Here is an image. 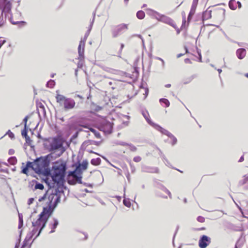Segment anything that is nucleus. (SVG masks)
<instances>
[{
	"mask_svg": "<svg viewBox=\"0 0 248 248\" xmlns=\"http://www.w3.org/2000/svg\"><path fill=\"white\" fill-rule=\"evenodd\" d=\"M56 196L54 194L51 193L48 197L49 202H47L48 206L43 207L42 212L39 215L38 218L36 221H32V226H36L41 225V227L38 233L37 234L35 237L34 238V241L37 237L41 234L43 230L46 226V224L53 213V209L51 208L52 203L54 197Z\"/></svg>",
	"mask_w": 248,
	"mask_h": 248,
	"instance_id": "1",
	"label": "nucleus"
},
{
	"mask_svg": "<svg viewBox=\"0 0 248 248\" xmlns=\"http://www.w3.org/2000/svg\"><path fill=\"white\" fill-rule=\"evenodd\" d=\"M67 167L65 163L62 162L58 165H53L51 169V175H47L50 176L52 181L53 185L56 184L59 187L64 186L65 183V177ZM49 188L54 187V185L51 186L50 184L47 182Z\"/></svg>",
	"mask_w": 248,
	"mask_h": 248,
	"instance_id": "2",
	"label": "nucleus"
},
{
	"mask_svg": "<svg viewBox=\"0 0 248 248\" xmlns=\"http://www.w3.org/2000/svg\"><path fill=\"white\" fill-rule=\"evenodd\" d=\"M53 153H50L44 156H40L35 159V172L46 177L51 175V169L49 167L51 160L55 159Z\"/></svg>",
	"mask_w": 248,
	"mask_h": 248,
	"instance_id": "3",
	"label": "nucleus"
},
{
	"mask_svg": "<svg viewBox=\"0 0 248 248\" xmlns=\"http://www.w3.org/2000/svg\"><path fill=\"white\" fill-rule=\"evenodd\" d=\"M63 141L62 139L59 136H56L52 139V141L50 143L48 150L50 153H53L54 159L61 156L65 152V149L63 146Z\"/></svg>",
	"mask_w": 248,
	"mask_h": 248,
	"instance_id": "4",
	"label": "nucleus"
},
{
	"mask_svg": "<svg viewBox=\"0 0 248 248\" xmlns=\"http://www.w3.org/2000/svg\"><path fill=\"white\" fill-rule=\"evenodd\" d=\"M56 102L59 103L61 107H63L65 111H67L74 108L76 102L71 98H67L63 95L59 94V91H56Z\"/></svg>",
	"mask_w": 248,
	"mask_h": 248,
	"instance_id": "5",
	"label": "nucleus"
},
{
	"mask_svg": "<svg viewBox=\"0 0 248 248\" xmlns=\"http://www.w3.org/2000/svg\"><path fill=\"white\" fill-rule=\"evenodd\" d=\"M94 16H95V14L94 15ZM94 16L93 17V18L91 23L89 29H88V31H87V32L85 33V34L84 35V40H81L80 41L79 44L78 45V55H79L78 59L80 61H81V60L84 59V46H85V45L86 40L87 38L88 37L89 32L92 28V26H93V24L94 22Z\"/></svg>",
	"mask_w": 248,
	"mask_h": 248,
	"instance_id": "6",
	"label": "nucleus"
},
{
	"mask_svg": "<svg viewBox=\"0 0 248 248\" xmlns=\"http://www.w3.org/2000/svg\"><path fill=\"white\" fill-rule=\"evenodd\" d=\"M128 29V25L121 24L114 26L111 30V33L113 38H116L122 33Z\"/></svg>",
	"mask_w": 248,
	"mask_h": 248,
	"instance_id": "7",
	"label": "nucleus"
},
{
	"mask_svg": "<svg viewBox=\"0 0 248 248\" xmlns=\"http://www.w3.org/2000/svg\"><path fill=\"white\" fill-rule=\"evenodd\" d=\"M12 3L9 0H3L0 3V10H1V13L4 14L5 18L7 17V14H11Z\"/></svg>",
	"mask_w": 248,
	"mask_h": 248,
	"instance_id": "8",
	"label": "nucleus"
},
{
	"mask_svg": "<svg viewBox=\"0 0 248 248\" xmlns=\"http://www.w3.org/2000/svg\"><path fill=\"white\" fill-rule=\"evenodd\" d=\"M154 13L156 14L157 16H155V18L159 21H161L162 22H164L165 23H166L167 24H169L170 26H171L173 27H175V24L174 23V22L172 19H171L170 17L166 16L164 15H161L158 12L152 11Z\"/></svg>",
	"mask_w": 248,
	"mask_h": 248,
	"instance_id": "9",
	"label": "nucleus"
},
{
	"mask_svg": "<svg viewBox=\"0 0 248 248\" xmlns=\"http://www.w3.org/2000/svg\"><path fill=\"white\" fill-rule=\"evenodd\" d=\"M211 238L207 235H202L200 238L199 246L200 248H206L211 243Z\"/></svg>",
	"mask_w": 248,
	"mask_h": 248,
	"instance_id": "10",
	"label": "nucleus"
},
{
	"mask_svg": "<svg viewBox=\"0 0 248 248\" xmlns=\"http://www.w3.org/2000/svg\"><path fill=\"white\" fill-rule=\"evenodd\" d=\"M101 127L105 132L110 134L112 131V124L107 120H103L101 123Z\"/></svg>",
	"mask_w": 248,
	"mask_h": 248,
	"instance_id": "11",
	"label": "nucleus"
},
{
	"mask_svg": "<svg viewBox=\"0 0 248 248\" xmlns=\"http://www.w3.org/2000/svg\"><path fill=\"white\" fill-rule=\"evenodd\" d=\"M158 131L162 134L167 135L168 137L172 139V145H174L177 143V139L171 133H170L166 129L161 127Z\"/></svg>",
	"mask_w": 248,
	"mask_h": 248,
	"instance_id": "12",
	"label": "nucleus"
},
{
	"mask_svg": "<svg viewBox=\"0 0 248 248\" xmlns=\"http://www.w3.org/2000/svg\"><path fill=\"white\" fill-rule=\"evenodd\" d=\"M142 114L143 115V116L144 117V118L145 119V120H146L147 122L151 126H152L153 127H154L155 129H156L157 130H159L160 128L161 127V126H160V125H159L158 124H155L154 123V122H153L148 117V112H145L144 111H142Z\"/></svg>",
	"mask_w": 248,
	"mask_h": 248,
	"instance_id": "13",
	"label": "nucleus"
},
{
	"mask_svg": "<svg viewBox=\"0 0 248 248\" xmlns=\"http://www.w3.org/2000/svg\"><path fill=\"white\" fill-rule=\"evenodd\" d=\"M198 0H193V1L192 5L187 17L188 22H189L190 21L193 16L194 15L195 13L196 8L198 2Z\"/></svg>",
	"mask_w": 248,
	"mask_h": 248,
	"instance_id": "14",
	"label": "nucleus"
},
{
	"mask_svg": "<svg viewBox=\"0 0 248 248\" xmlns=\"http://www.w3.org/2000/svg\"><path fill=\"white\" fill-rule=\"evenodd\" d=\"M53 222L50 223L49 226L51 228V230L49 232V233H53L55 232V229L57 228L59 224V221L57 218H53Z\"/></svg>",
	"mask_w": 248,
	"mask_h": 248,
	"instance_id": "15",
	"label": "nucleus"
},
{
	"mask_svg": "<svg viewBox=\"0 0 248 248\" xmlns=\"http://www.w3.org/2000/svg\"><path fill=\"white\" fill-rule=\"evenodd\" d=\"M88 165V162L87 160H84L82 161L81 163H79L77 165H76V168H78L79 170L82 172V170H85L87 169Z\"/></svg>",
	"mask_w": 248,
	"mask_h": 248,
	"instance_id": "16",
	"label": "nucleus"
},
{
	"mask_svg": "<svg viewBox=\"0 0 248 248\" xmlns=\"http://www.w3.org/2000/svg\"><path fill=\"white\" fill-rule=\"evenodd\" d=\"M246 51L245 48H239L236 51V55L239 59H243L246 56Z\"/></svg>",
	"mask_w": 248,
	"mask_h": 248,
	"instance_id": "17",
	"label": "nucleus"
},
{
	"mask_svg": "<svg viewBox=\"0 0 248 248\" xmlns=\"http://www.w3.org/2000/svg\"><path fill=\"white\" fill-rule=\"evenodd\" d=\"M82 172H81L79 170L78 168H76L74 170L70 171L68 172V175L72 176L73 178H76L78 175L82 174Z\"/></svg>",
	"mask_w": 248,
	"mask_h": 248,
	"instance_id": "18",
	"label": "nucleus"
},
{
	"mask_svg": "<svg viewBox=\"0 0 248 248\" xmlns=\"http://www.w3.org/2000/svg\"><path fill=\"white\" fill-rule=\"evenodd\" d=\"M82 126L84 128H88L90 130V131H91L94 134V136L97 138H98V139L101 138V135H100V133L98 131H97V130H96L95 129L92 128V127L88 128L87 125H82Z\"/></svg>",
	"mask_w": 248,
	"mask_h": 248,
	"instance_id": "19",
	"label": "nucleus"
},
{
	"mask_svg": "<svg viewBox=\"0 0 248 248\" xmlns=\"http://www.w3.org/2000/svg\"><path fill=\"white\" fill-rule=\"evenodd\" d=\"M56 198L54 202L52 203V206H51V208L53 209V212L54 210V209L56 207L58 204L60 202L61 200V196L59 195L58 196H56Z\"/></svg>",
	"mask_w": 248,
	"mask_h": 248,
	"instance_id": "20",
	"label": "nucleus"
},
{
	"mask_svg": "<svg viewBox=\"0 0 248 248\" xmlns=\"http://www.w3.org/2000/svg\"><path fill=\"white\" fill-rule=\"evenodd\" d=\"M197 76L195 74H194L187 78L184 79L183 83L184 84H187L190 83L194 78H196Z\"/></svg>",
	"mask_w": 248,
	"mask_h": 248,
	"instance_id": "21",
	"label": "nucleus"
},
{
	"mask_svg": "<svg viewBox=\"0 0 248 248\" xmlns=\"http://www.w3.org/2000/svg\"><path fill=\"white\" fill-rule=\"evenodd\" d=\"M211 17V11L204 12L202 14V19L206 20Z\"/></svg>",
	"mask_w": 248,
	"mask_h": 248,
	"instance_id": "22",
	"label": "nucleus"
},
{
	"mask_svg": "<svg viewBox=\"0 0 248 248\" xmlns=\"http://www.w3.org/2000/svg\"><path fill=\"white\" fill-rule=\"evenodd\" d=\"M26 166L29 169L31 168L35 172V167H36V165H35V160L33 162L27 161Z\"/></svg>",
	"mask_w": 248,
	"mask_h": 248,
	"instance_id": "23",
	"label": "nucleus"
},
{
	"mask_svg": "<svg viewBox=\"0 0 248 248\" xmlns=\"http://www.w3.org/2000/svg\"><path fill=\"white\" fill-rule=\"evenodd\" d=\"M142 171H146L150 173H158V169L157 168H142Z\"/></svg>",
	"mask_w": 248,
	"mask_h": 248,
	"instance_id": "24",
	"label": "nucleus"
},
{
	"mask_svg": "<svg viewBox=\"0 0 248 248\" xmlns=\"http://www.w3.org/2000/svg\"><path fill=\"white\" fill-rule=\"evenodd\" d=\"M101 159L99 157L93 158L91 161V163L95 166L99 165L101 163Z\"/></svg>",
	"mask_w": 248,
	"mask_h": 248,
	"instance_id": "25",
	"label": "nucleus"
},
{
	"mask_svg": "<svg viewBox=\"0 0 248 248\" xmlns=\"http://www.w3.org/2000/svg\"><path fill=\"white\" fill-rule=\"evenodd\" d=\"M34 227V228L33 229V230H32L31 233V235H30V236L29 237V239H31L32 238V237L33 236V235H34L36 232H37V230H38V228H40L39 229H40L41 227V225L40 226H33ZM39 231H38V233L39 232Z\"/></svg>",
	"mask_w": 248,
	"mask_h": 248,
	"instance_id": "26",
	"label": "nucleus"
},
{
	"mask_svg": "<svg viewBox=\"0 0 248 248\" xmlns=\"http://www.w3.org/2000/svg\"><path fill=\"white\" fill-rule=\"evenodd\" d=\"M44 188V186L42 184L39 183L37 181H35V185L34 186L35 189L43 190Z\"/></svg>",
	"mask_w": 248,
	"mask_h": 248,
	"instance_id": "27",
	"label": "nucleus"
},
{
	"mask_svg": "<svg viewBox=\"0 0 248 248\" xmlns=\"http://www.w3.org/2000/svg\"><path fill=\"white\" fill-rule=\"evenodd\" d=\"M159 102L160 103H163L165 105L166 107H168L170 106V102L166 98H161L159 99Z\"/></svg>",
	"mask_w": 248,
	"mask_h": 248,
	"instance_id": "28",
	"label": "nucleus"
},
{
	"mask_svg": "<svg viewBox=\"0 0 248 248\" xmlns=\"http://www.w3.org/2000/svg\"><path fill=\"white\" fill-rule=\"evenodd\" d=\"M8 161V162L11 165H15L17 162V159L16 157L15 156L10 157V158H9Z\"/></svg>",
	"mask_w": 248,
	"mask_h": 248,
	"instance_id": "29",
	"label": "nucleus"
},
{
	"mask_svg": "<svg viewBox=\"0 0 248 248\" xmlns=\"http://www.w3.org/2000/svg\"><path fill=\"white\" fill-rule=\"evenodd\" d=\"M137 16L140 19H142L145 17V13L142 11H139L137 13Z\"/></svg>",
	"mask_w": 248,
	"mask_h": 248,
	"instance_id": "30",
	"label": "nucleus"
},
{
	"mask_svg": "<svg viewBox=\"0 0 248 248\" xmlns=\"http://www.w3.org/2000/svg\"><path fill=\"white\" fill-rule=\"evenodd\" d=\"M235 2V0H230L229 2V6L231 9L235 10L236 8V7L234 5V3Z\"/></svg>",
	"mask_w": 248,
	"mask_h": 248,
	"instance_id": "31",
	"label": "nucleus"
},
{
	"mask_svg": "<svg viewBox=\"0 0 248 248\" xmlns=\"http://www.w3.org/2000/svg\"><path fill=\"white\" fill-rule=\"evenodd\" d=\"M55 82L54 80L50 79L46 83V86L47 87L52 88L55 86Z\"/></svg>",
	"mask_w": 248,
	"mask_h": 248,
	"instance_id": "32",
	"label": "nucleus"
},
{
	"mask_svg": "<svg viewBox=\"0 0 248 248\" xmlns=\"http://www.w3.org/2000/svg\"><path fill=\"white\" fill-rule=\"evenodd\" d=\"M28 127H24L23 129L22 130V131H21V135H22V136L23 138H25V137L28 136Z\"/></svg>",
	"mask_w": 248,
	"mask_h": 248,
	"instance_id": "33",
	"label": "nucleus"
},
{
	"mask_svg": "<svg viewBox=\"0 0 248 248\" xmlns=\"http://www.w3.org/2000/svg\"><path fill=\"white\" fill-rule=\"evenodd\" d=\"M123 203L125 206L127 207H130L131 206V202L129 201V199H124L123 200Z\"/></svg>",
	"mask_w": 248,
	"mask_h": 248,
	"instance_id": "34",
	"label": "nucleus"
},
{
	"mask_svg": "<svg viewBox=\"0 0 248 248\" xmlns=\"http://www.w3.org/2000/svg\"><path fill=\"white\" fill-rule=\"evenodd\" d=\"M59 188L58 186L57 187L55 188L54 190H52V193L56 195V196H58L60 195V193L61 191L59 190Z\"/></svg>",
	"mask_w": 248,
	"mask_h": 248,
	"instance_id": "35",
	"label": "nucleus"
},
{
	"mask_svg": "<svg viewBox=\"0 0 248 248\" xmlns=\"http://www.w3.org/2000/svg\"><path fill=\"white\" fill-rule=\"evenodd\" d=\"M161 189L163 191H164V192H166L168 194L169 197L170 198H171V193L170 192V191L168 189H167L165 186H161Z\"/></svg>",
	"mask_w": 248,
	"mask_h": 248,
	"instance_id": "36",
	"label": "nucleus"
},
{
	"mask_svg": "<svg viewBox=\"0 0 248 248\" xmlns=\"http://www.w3.org/2000/svg\"><path fill=\"white\" fill-rule=\"evenodd\" d=\"M3 13H1L0 15V28L1 27L4 23V20L3 18Z\"/></svg>",
	"mask_w": 248,
	"mask_h": 248,
	"instance_id": "37",
	"label": "nucleus"
},
{
	"mask_svg": "<svg viewBox=\"0 0 248 248\" xmlns=\"http://www.w3.org/2000/svg\"><path fill=\"white\" fill-rule=\"evenodd\" d=\"M29 168L27 167V166H22L21 173L25 174H27L28 172Z\"/></svg>",
	"mask_w": 248,
	"mask_h": 248,
	"instance_id": "38",
	"label": "nucleus"
},
{
	"mask_svg": "<svg viewBox=\"0 0 248 248\" xmlns=\"http://www.w3.org/2000/svg\"><path fill=\"white\" fill-rule=\"evenodd\" d=\"M182 16H183V22H182V27H183L185 26V24L186 23V16H185V13L184 12H183L182 13Z\"/></svg>",
	"mask_w": 248,
	"mask_h": 248,
	"instance_id": "39",
	"label": "nucleus"
},
{
	"mask_svg": "<svg viewBox=\"0 0 248 248\" xmlns=\"http://www.w3.org/2000/svg\"><path fill=\"white\" fill-rule=\"evenodd\" d=\"M76 178H77V181L76 182L77 183H78V184H82V174H79L78 175V176L77 177H76Z\"/></svg>",
	"mask_w": 248,
	"mask_h": 248,
	"instance_id": "40",
	"label": "nucleus"
},
{
	"mask_svg": "<svg viewBox=\"0 0 248 248\" xmlns=\"http://www.w3.org/2000/svg\"><path fill=\"white\" fill-rule=\"evenodd\" d=\"M6 135H8L9 136V137L11 139H14V138H15V135H14V134H13V132H12L11 131V130H9L7 132V133H6Z\"/></svg>",
	"mask_w": 248,
	"mask_h": 248,
	"instance_id": "41",
	"label": "nucleus"
},
{
	"mask_svg": "<svg viewBox=\"0 0 248 248\" xmlns=\"http://www.w3.org/2000/svg\"><path fill=\"white\" fill-rule=\"evenodd\" d=\"M40 111H41L43 115L44 116H45L46 115V110H45L44 106L43 105H41L40 107Z\"/></svg>",
	"mask_w": 248,
	"mask_h": 248,
	"instance_id": "42",
	"label": "nucleus"
},
{
	"mask_svg": "<svg viewBox=\"0 0 248 248\" xmlns=\"http://www.w3.org/2000/svg\"><path fill=\"white\" fill-rule=\"evenodd\" d=\"M24 138L25 139L26 143L28 145H31L32 140L30 139V137L28 136Z\"/></svg>",
	"mask_w": 248,
	"mask_h": 248,
	"instance_id": "43",
	"label": "nucleus"
},
{
	"mask_svg": "<svg viewBox=\"0 0 248 248\" xmlns=\"http://www.w3.org/2000/svg\"><path fill=\"white\" fill-rule=\"evenodd\" d=\"M67 182L69 184L71 185H75L77 183L75 180H71L69 178H68Z\"/></svg>",
	"mask_w": 248,
	"mask_h": 248,
	"instance_id": "44",
	"label": "nucleus"
},
{
	"mask_svg": "<svg viewBox=\"0 0 248 248\" xmlns=\"http://www.w3.org/2000/svg\"><path fill=\"white\" fill-rule=\"evenodd\" d=\"M198 221L202 223L204 222L205 221V218L204 217L202 216H199L197 218Z\"/></svg>",
	"mask_w": 248,
	"mask_h": 248,
	"instance_id": "45",
	"label": "nucleus"
},
{
	"mask_svg": "<svg viewBox=\"0 0 248 248\" xmlns=\"http://www.w3.org/2000/svg\"><path fill=\"white\" fill-rule=\"evenodd\" d=\"M48 191H47L46 193L41 197H40L39 199V202H42L44 200H45V199L46 198V195H47V193L48 192Z\"/></svg>",
	"mask_w": 248,
	"mask_h": 248,
	"instance_id": "46",
	"label": "nucleus"
},
{
	"mask_svg": "<svg viewBox=\"0 0 248 248\" xmlns=\"http://www.w3.org/2000/svg\"><path fill=\"white\" fill-rule=\"evenodd\" d=\"M28 119H29V116H26L24 118V119L23 120V122L24 123V127H28L27 125V121L28 120Z\"/></svg>",
	"mask_w": 248,
	"mask_h": 248,
	"instance_id": "47",
	"label": "nucleus"
},
{
	"mask_svg": "<svg viewBox=\"0 0 248 248\" xmlns=\"http://www.w3.org/2000/svg\"><path fill=\"white\" fill-rule=\"evenodd\" d=\"M141 160V158L139 156H137L134 157L133 160L136 162H139Z\"/></svg>",
	"mask_w": 248,
	"mask_h": 248,
	"instance_id": "48",
	"label": "nucleus"
},
{
	"mask_svg": "<svg viewBox=\"0 0 248 248\" xmlns=\"http://www.w3.org/2000/svg\"><path fill=\"white\" fill-rule=\"evenodd\" d=\"M33 201H34V198H30L28 201V204L29 205H31V204H32L33 203Z\"/></svg>",
	"mask_w": 248,
	"mask_h": 248,
	"instance_id": "49",
	"label": "nucleus"
},
{
	"mask_svg": "<svg viewBox=\"0 0 248 248\" xmlns=\"http://www.w3.org/2000/svg\"><path fill=\"white\" fill-rule=\"evenodd\" d=\"M19 221L23 222V216L22 214L18 213Z\"/></svg>",
	"mask_w": 248,
	"mask_h": 248,
	"instance_id": "50",
	"label": "nucleus"
},
{
	"mask_svg": "<svg viewBox=\"0 0 248 248\" xmlns=\"http://www.w3.org/2000/svg\"><path fill=\"white\" fill-rule=\"evenodd\" d=\"M12 24L13 25H16L18 23L25 24V22L24 21H17V22H11Z\"/></svg>",
	"mask_w": 248,
	"mask_h": 248,
	"instance_id": "51",
	"label": "nucleus"
},
{
	"mask_svg": "<svg viewBox=\"0 0 248 248\" xmlns=\"http://www.w3.org/2000/svg\"><path fill=\"white\" fill-rule=\"evenodd\" d=\"M133 36H138V37L140 38L141 39V40H142L143 45H144V40H143V39L142 38V37L141 35H140V34H135V35H133Z\"/></svg>",
	"mask_w": 248,
	"mask_h": 248,
	"instance_id": "52",
	"label": "nucleus"
},
{
	"mask_svg": "<svg viewBox=\"0 0 248 248\" xmlns=\"http://www.w3.org/2000/svg\"><path fill=\"white\" fill-rule=\"evenodd\" d=\"M6 42L5 40H1L0 39V48Z\"/></svg>",
	"mask_w": 248,
	"mask_h": 248,
	"instance_id": "53",
	"label": "nucleus"
},
{
	"mask_svg": "<svg viewBox=\"0 0 248 248\" xmlns=\"http://www.w3.org/2000/svg\"><path fill=\"white\" fill-rule=\"evenodd\" d=\"M9 154L10 155H12L13 154H14L15 153V150L14 149H10L9 150V152H8Z\"/></svg>",
	"mask_w": 248,
	"mask_h": 248,
	"instance_id": "54",
	"label": "nucleus"
},
{
	"mask_svg": "<svg viewBox=\"0 0 248 248\" xmlns=\"http://www.w3.org/2000/svg\"><path fill=\"white\" fill-rule=\"evenodd\" d=\"M156 59H157V60H160V61H161L162 62V66H163V67H164V65H165V62H164V60L162 59H161V58H159V57H156Z\"/></svg>",
	"mask_w": 248,
	"mask_h": 248,
	"instance_id": "55",
	"label": "nucleus"
},
{
	"mask_svg": "<svg viewBox=\"0 0 248 248\" xmlns=\"http://www.w3.org/2000/svg\"><path fill=\"white\" fill-rule=\"evenodd\" d=\"M23 225V222H20L19 221V223H18V229H20L22 227Z\"/></svg>",
	"mask_w": 248,
	"mask_h": 248,
	"instance_id": "56",
	"label": "nucleus"
},
{
	"mask_svg": "<svg viewBox=\"0 0 248 248\" xmlns=\"http://www.w3.org/2000/svg\"><path fill=\"white\" fill-rule=\"evenodd\" d=\"M126 177L128 181V182H130V174L129 172H127V174H126Z\"/></svg>",
	"mask_w": 248,
	"mask_h": 248,
	"instance_id": "57",
	"label": "nucleus"
},
{
	"mask_svg": "<svg viewBox=\"0 0 248 248\" xmlns=\"http://www.w3.org/2000/svg\"><path fill=\"white\" fill-rule=\"evenodd\" d=\"M185 63H191V61L190 60V59H189L188 58H186L185 60Z\"/></svg>",
	"mask_w": 248,
	"mask_h": 248,
	"instance_id": "58",
	"label": "nucleus"
},
{
	"mask_svg": "<svg viewBox=\"0 0 248 248\" xmlns=\"http://www.w3.org/2000/svg\"><path fill=\"white\" fill-rule=\"evenodd\" d=\"M136 150H137V148L135 146H133L131 148V150L132 151H136Z\"/></svg>",
	"mask_w": 248,
	"mask_h": 248,
	"instance_id": "59",
	"label": "nucleus"
},
{
	"mask_svg": "<svg viewBox=\"0 0 248 248\" xmlns=\"http://www.w3.org/2000/svg\"><path fill=\"white\" fill-rule=\"evenodd\" d=\"M237 4H238V8H241V7H242V5H241V2H240V1H238L237 2Z\"/></svg>",
	"mask_w": 248,
	"mask_h": 248,
	"instance_id": "60",
	"label": "nucleus"
},
{
	"mask_svg": "<svg viewBox=\"0 0 248 248\" xmlns=\"http://www.w3.org/2000/svg\"><path fill=\"white\" fill-rule=\"evenodd\" d=\"M148 93H149V90L148 88H146L145 89V94L146 95L145 97H146L148 94Z\"/></svg>",
	"mask_w": 248,
	"mask_h": 248,
	"instance_id": "61",
	"label": "nucleus"
},
{
	"mask_svg": "<svg viewBox=\"0 0 248 248\" xmlns=\"http://www.w3.org/2000/svg\"><path fill=\"white\" fill-rule=\"evenodd\" d=\"M198 54H199V60L200 62H202V55H201V53H199V52H198Z\"/></svg>",
	"mask_w": 248,
	"mask_h": 248,
	"instance_id": "62",
	"label": "nucleus"
},
{
	"mask_svg": "<svg viewBox=\"0 0 248 248\" xmlns=\"http://www.w3.org/2000/svg\"><path fill=\"white\" fill-rule=\"evenodd\" d=\"M244 157H243V156H242L240 158V159H239V161H239V162H243V161H244Z\"/></svg>",
	"mask_w": 248,
	"mask_h": 248,
	"instance_id": "63",
	"label": "nucleus"
},
{
	"mask_svg": "<svg viewBox=\"0 0 248 248\" xmlns=\"http://www.w3.org/2000/svg\"><path fill=\"white\" fill-rule=\"evenodd\" d=\"M19 243H17L16 244V245H15V248H19Z\"/></svg>",
	"mask_w": 248,
	"mask_h": 248,
	"instance_id": "64",
	"label": "nucleus"
}]
</instances>
